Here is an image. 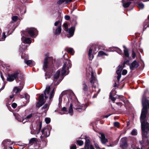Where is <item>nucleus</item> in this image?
<instances>
[{
  "label": "nucleus",
  "instance_id": "nucleus-1",
  "mask_svg": "<svg viewBox=\"0 0 149 149\" xmlns=\"http://www.w3.org/2000/svg\"><path fill=\"white\" fill-rule=\"evenodd\" d=\"M143 108L140 116L141 123V129L142 138H148L149 136V123L146 120L148 113V109L149 107V100H147L146 96L144 95L142 98Z\"/></svg>",
  "mask_w": 149,
  "mask_h": 149
},
{
  "label": "nucleus",
  "instance_id": "nucleus-2",
  "mask_svg": "<svg viewBox=\"0 0 149 149\" xmlns=\"http://www.w3.org/2000/svg\"><path fill=\"white\" fill-rule=\"evenodd\" d=\"M71 66V62L69 60H66L62 68V70H58L54 76L52 84L55 85H58L63 78L62 77L68 74L67 70Z\"/></svg>",
  "mask_w": 149,
  "mask_h": 149
},
{
  "label": "nucleus",
  "instance_id": "nucleus-3",
  "mask_svg": "<svg viewBox=\"0 0 149 149\" xmlns=\"http://www.w3.org/2000/svg\"><path fill=\"white\" fill-rule=\"evenodd\" d=\"M86 74L87 76H89V75H91V77L90 80V83H91L92 87L93 88L92 91H91V93H92L94 91L96 92L95 93L94 95L92 97L93 98L96 97L98 93L100 91V89L96 87V86L97 84V81L96 79L94 76V74L92 71V69L91 67H89L88 68L86 69Z\"/></svg>",
  "mask_w": 149,
  "mask_h": 149
},
{
  "label": "nucleus",
  "instance_id": "nucleus-4",
  "mask_svg": "<svg viewBox=\"0 0 149 149\" xmlns=\"http://www.w3.org/2000/svg\"><path fill=\"white\" fill-rule=\"evenodd\" d=\"M37 31L36 29L33 28H27L25 31L23 33V35L22 34V41L23 43L24 44H30L31 42V41L29 38L25 37L26 34L32 37H33Z\"/></svg>",
  "mask_w": 149,
  "mask_h": 149
},
{
  "label": "nucleus",
  "instance_id": "nucleus-5",
  "mask_svg": "<svg viewBox=\"0 0 149 149\" xmlns=\"http://www.w3.org/2000/svg\"><path fill=\"white\" fill-rule=\"evenodd\" d=\"M16 81L17 83H19L20 85V86L15 87L13 89V91L14 92L17 93L20 92L23 88L24 84V78L22 77L21 79V80L19 79V78H18V79L16 80Z\"/></svg>",
  "mask_w": 149,
  "mask_h": 149
},
{
  "label": "nucleus",
  "instance_id": "nucleus-6",
  "mask_svg": "<svg viewBox=\"0 0 149 149\" xmlns=\"http://www.w3.org/2000/svg\"><path fill=\"white\" fill-rule=\"evenodd\" d=\"M50 86H47L46 89L44 92L45 99L49 98L50 100L54 96V88L52 91L50 92Z\"/></svg>",
  "mask_w": 149,
  "mask_h": 149
},
{
  "label": "nucleus",
  "instance_id": "nucleus-7",
  "mask_svg": "<svg viewBox=\"0 0 149 149\" xmlns=\"http://www.w3.org/2000/svg\"><path fill=\"white\" fill-rule=\"evenodd\" d=\"M19 74V72H15L11 74H8V77L7 78V80L9 81H12L16 79V80L18 79V78H19V79L21 80V79L23 77L24 78V77L23 76L22 77L18 78L17 79H16V78L17 77Z\"/></svg>",
  "mask_w": 149,
  "mask_h": 149
},
{
  "label": "nucleus",
  "instance_id": "nucleus-8",
  "mask_svg": "<svg viewBox=\"0 0 149 149\" xmlns=\"http://www.w3.org/2000/svg\"><path fill=\"white\" fill-rule=\"evenodd\" d=\"M63 26L65 29V31L67 32L70 35V36H68V38L72 36L74 34L75 29V27L72 26L69 29L68 28V25L67 23H65L63 24Z\"/></svg>",
  "mask_w": 149,
  "mask_h": 149
},
{
  "label": "nucleus",
  "instance_id": "nucleus-9",
  "mask_svg": "<svg viewBox=\"0 0 149 149\" xmlns=\"http://www.w3.org/2000/svg\"><path fill=\"white\" fill-rule=\"evenodd\" d=\"M42 123L41 122L39 123L38 126L36 127V130L31 128V133L33 134H38L40 132V131L42 128Z\"/></svg>",
  "mask_w": 149,
  "mask_h": 149
},
{
  "label": "nucleus",
  "instance_id": "nucleus-10",
  "mask_svg": "<svg viewBox=\"0 0 149 149\" xmlns=\"http://www.w3.org/2000/svg\"><path fill=\"white\" fill-rule=\"evenodd\" d=\"M41 132L42 134L40 136V138L41 139L43 137H48L50 135V130L48 128H45L43 129Z\"/></svg>",
  "mask_w": 149,
  "mask_h": 149
},
{
  "label": "nucleus",
  "instance_id": "nucleus-11",
  "mask_svg": "<svg viewBox=\"0 0 149 149\" xmlns=\"http://www.w3.org/2000/svg\"><path fill=\"white\" fill-rule=\"evenodd\" d=\"M44 97V95L43 94H42L40 96L38 102L36 104L37 107L38 108L40 107L45 102Z\"/></svg>",
  "mask_w": 149,
  "mask_h": 149
},
{
  "label": "nucleus",
  "instance_id": "nucleus-12",
  "mask_svg": "<svg viewBox=\"0 0 149 149\" xmlns=\"http://www.w3.org/2000/svg\"><path fill=\"white\" fill-rule=\"evenodd\" d=\"M116 107L118 109L123 112L125 111L126 110V108L125 106L120 102H116Z\"/></svg>",
  "mask_w": 149,
  "mask_h": 149
},
{
  "label": "nucleus",
  "instance_id": "nucleus-13",
  "mask_svg": "<svg viewBox=\"0 0 149 149\" xmlns=\"http://www.w3.org/2000/svg\"><path fill=\"white\" fill-rule=\"evenodd\" d=\"M86 108V105H84L83 106H81L80 105L79 102H78V105H75L74 107V109H75L77 111H79V112H81L84 110Z\"/></svg>",
  "mask_w": 149,
  "mask_h": 149
},
{
  "label": "nucleus",
  "instance_id": "nucleus-14",
  "mask_svg": "<svg viewBox=\"0 0 149 149\" xmlns=\"http://www.w3.org/2000/svg\"><path fill=\"white\" fill-rule=\"evenodd\" d=\"M109 52L116 51L120 54H122V51L121 49L118 47H110L107 50Z\"/></svg>",
  "mask_w": 149,
  "mask_h": 149
},
{
  "label": "nucleus",
  "instance_id": "nucleus-15",
  "mask_svg": "<svg viewBox=\"0 0 149 149\" xmlns=\"http://www.w3.org/2000/svg\"><path fill=\"white\" fill-rule=\"evenodd\" d=\"M139 64L136 61H134L130 65V68L131 70H132L137 68Z\"/></svg>",
  "mask_w": 149,
  "mask_h": 149
},
{
  "label": "nucleus",
  "instance_id": "nucleus-16",
  "mask_svg": "<svg viewBox=\"0 0 149 149\" xmlns=\"http://www.w3.org/2000/svg\"><path fill=\"white\" fill-rule=\"evenodd\" d=\"M90 141L89 139L86 140L85 145V149H95L93 146L90 145Z\"/></svg>",
  "mask_w": 149,
  "mask_h": 149
},
{
  "label": "nucleus",
  "instance_id": "nucleus-17",
  "mask_svg": "<svg viewBox=\"0 0 149 149\" xmlns=\"http://www.w3.org/2000/svg\"><path fill=\"white\" fill-rule=\"evenodd\" d=\"M33 116L34 114L33 113H31L27 115L25 118H24V119H22V122L23 123H25L26 122L29 121L30 119L33 118Z\"/></svg>",
  "mask_w": 149,
  "mask_h": 149
},
{
  "label": "nucleus",
  "instance_id": "nucleus-18",
  "mask_svg": "<svg viewBox=\"0 0 149 149\" xmlns=\"http://www.w3.org/2000/svg\"><path fill=\"white\" fill-rule=\"evenodd\" d=\"M24 62L27 65L30 67H32L35 64V62L32 60H27L24 59Z\"/></svg>",
  "mask_w": 149,
  "mask_h": 149
},
{
  "label": "nucleus",
  "instance_id": "nucleus-19",
  "mask_svg": "<svg viewBox=\"0 0 149 149\" xmlns=\"http://www.w3.org/2000/svg\"><path fill=\"white\" fill-rule=\"evenodd\" d=\"M13 143V142L10 141V140L7 139L4 140L2 143V144L3 145L4 148L5 146H8L10 145H12Z\"/></svg>",
  "mask_w": 149,
  "mask_h": 149
},
{
  "label": "nucleus",
  "instance_id": "nucleus-20",
  "mask_svg": "<svg viewBox=\"0 0 149 149\" xmlns=\"http://www.w3.org/2000/svg\"><path fill=\"white\" fill-rule=\"evenodd\" d=\"M99 134L100 135V137L102 143L103 144L107 142V140L105 138L104 135L102 133H100Z\"/></svg>",
  "mask_w": 149,
  "mask_h": 149
},
{
  "label": "nucleus",
  "instance_id": "nucleus-21",
  "mask_svg": "<svg viewBox=\"0 0 149 149\" xmlns=\"http://www.w3.org/2000/svg\"><path fill=\"white\" fill-rule=\"evenodd\" d=\"M48 62V59L47 58H45L44 64L43 65V68L45 71H46L47 69L48 68H49L47 66V63Z\"/></svg>",
  "mask_w": 149,
  "mask_h": 149
},
{
  "label": "nucleus",
  "instance_id": "nucleus-22",
  "mask_svg": "<svg viewBox=\"0 0 149 149\" xmlns=\"http://www.w3.org/2000/svg\"><path fill=\"white\" fill-rule=\"evenodd\" d=\"M149 16H148V19L146 20L144 23V27L143 28V31L146 29V28L149 27Z\"/></svg>",
  "mask_w": 149,
  "mask_h": 149
},
{
  "label": "nucleus",
  "instance_id": "nucleus-23",
  "mask_svg": "<svg viewBox=\"0 0 149 149\" xmlns=\"http://www.w3.org/2000/svg\"><path fill=\"white\" fill-rule=\"evenodd\" d=\"M14 115L15 116V118L19 122H22L23 119L24 118H22L19 115L18 113H14Z\"/></svg>",
  "mask_w": 149,
  "mask_h": 149
},
{
  "label": "nucleus",
  "instance_id": "nucleus-24",
  "mask_svg": "<svg viewBox=\"0 0 149 149\" xmlns=\"http://www.w3.org/2000/svg\"><path fill=\"white\" fill-rule=\"evenodd\" d=\"M61 31V26H59L58 28L56 29V30L54 31V33L55 34H59Z\"/></svg>",
  "mask_w": 149,
  "mask_h": 149
},
{
  "label": "nucleus",
  "instance_id": "nucleus-25",
  "mask_svg": "<svg viewBox=\"0 0 149 149\" xmlns=\"http://www.w3.org/2000/svg\"><path fill=\"white\" fill-rule=\"evenodd\" d=\"M65 50L68 53H70L71 54L73 55L74 54V52L73 49L71 48H67L65 49Z\"/></svg>",
  "mask_w": 149,
  "mask_h": 149
},
{
  "label": "nucleus",
  "instance_id": "nucleus-26",
  "mask_svg": "<svg viewBox=\"0 0 149 149\" xmlns=\"http://www.w3.org/2000/svg\"><path fill=\"white\" fill-rule=\"evenodd\" d=\"M37 141V139L36 138H32L30 140L29 143L30 145H32L33 143H36Z\"/></svg>",
  "mask_w": 149,
  "mask_h": 149
},
{
  "label": "nucleus",
  "instance_id": "nucleus-27",
  "mask_svg": "<svg viewBox=\"0 0 149 149\" xmlns=\"http://www.w3.org/2000/svg\"><path fill=\"white\" fill-rule=\"evenodd\" d=\"M66 92L65 91H63L61 93V94L60 95L59 98V103H61L62 102V97L64 95V96H67V95H65V94L66 93Z\"/></svg>",
  "mask_w": 149,
  "mask_h": 149
},
{
  "label": "nucleus",
  "instance_id": "nucleus-28",
  "mask_svg": "<svg viewBox=\"0 0 149 149\" xmlns=\"http://www.w3.org/2000/svg\"><path fill=\"white\" fill-rule=\"evenodd\" d=\"M28 47V46H27V45L22 44V46H21L19 48V50L21 52H24Z\"/></svg>",
  "mask_w": 149,
  "mask_h": 149
},
{
  "label": "nucleus",
  "instance_id": "nucleus-29",
  "mask_svg": "<svg viewBox=\"0 0 149 149\" xmlns=\"http://www.w3.org/2000/svg\"><path fill=\"white\" fill-rule=\"evenodd\" d=\"M68 113L71 115H72L73 114V110L72 108V104H70L69 109Z\"/></svg>",
  "mask_w": 149,
  "mask_h": 149
},
{
  "label": "nucleus",
  "instance_id": "nucleus-30",
  "mask_svg": "<svg viewBox=\"0 0 149 149\" xmlns=\"http://www.w3.org/2000/svg\"><path fill=\"white\" fill-rule=\"evenodd\" d=\"M82 89L83 91H88V87L86 84L85 82H84L83 83Z\"/></svg>",
  "mask_w": 149,
  "mask_h": 149
},
{
  "label": "nucleus",
  "instance_id": "nucleus-31",
  "mask_svg": "<svg viewBox=\"0 0 149 149\" xmlns=\"http://www.w3.org/2000/svg\"><path fill=\"white\" fill-rule=\"evenodd\" d=\"M121 71L119 70H116V73L118 75L117 77V79L118 81H119L121 77Z\"/></svg>",
  "mask_w": 149,
  "mask_h": 149
},
{
  "label": "nucleus",
  "instance_id": "nucleus-32",
  "mask_svg": "<svg viewBox=\"0 0 149 149\" xmlns=\"http://www.w3.org/2000/svg\"><path fill=\"white\" fill-rule=\"evenodd\" d=\"M124 54L125 57H128L129 56V54L127 49L125 48L124 50Z\"/></svg>",
  "mask_w": 149,
  "mask_h": 149
},
{
  "label": "nucleus",
  "instance_id": "nucleus-33",
  "mask_svg": "<svg viewBox=\"0 0 149 149\" xmlns=\"http://www.w3.org/2000/svg\"><path fill=\"white\" fill-rule=\"evenodd\" d=\"M104 55L108 56V54L102 51H100L99 52L98 56H102Z\"/></svg>",
  "mask_w": 149,
  "mask_h": 149
},
{
  "label": "nucleus",
  "instance_id": "nucleus-34",
  "mask_svg": "<svg viewBox=\"0 0 149 149\" xmlns=\"http://www.w3.org/2000/svg\"><path fill=\"white\" fill-rule=\"evenodd\" d=\"M24 98L26 100V102L28 103L29 102V99L30 98L29 95L27 93H25L24 94Z\"/></svg>",
  "mask_w": 149,
  "mask_h": 149
},
{
  "label": "nucleus",
  "instance_id": "nucleus-35",
  "mask_svg": "<svg viewBox=\"0 0 149 149\" xmlns=\"http://www.w3.org/2000/svg\"><path fill=\"white\" fill-rule=\"evenodd\" d=\"M6 32H4L3 33V35L1 37H0V41H4L6 37V35H5Z\"/></svg>",
  "mask_w": 149,
  "mask_h": 149
},
{
  "label": "nucleus",
  "instance_id": "nucleus-36",
  "mask_svg": "<svg viewBox=\"0 0 149 149\" xmlns=\"http://www.w3.org/2000/svg\"><path fill=\"white\" fill-rule=\"evenodd\" d=\"M14 25V24L13 23H10L9 24H8L7 26V28L9 30H8V31H9L11 29V28Z\"/></svg>",
  "mask_w": 149,
  "mask_h": 149
},
{
  "label": "nucleus",
  "instance_id": "nucleus-37",
  "mask_svg": "<svg viewBox=\"0 0 149 149\" xmlns=\"http://www.w3.org/2000/svg\"><path fill=\"white\" fill-rule=\"evenodd\" d=\"M123 6L125 8H127L128 7L129 5L131 3V2H128L126 3H124L123 2Z\"/></svg>",
  "mask_w": 149,
  "mask_h": 149
},
{
  "label": "nucleus",
  "instance_id": "nucleus-38",
  "mask_svg": "<svg viewBox=\"0 0 149 149\" xmlns=\"http://www.w3.org/2000/svg\"><path fill=\"white\" fill-rule=\"evenodd\" d=\"M61 111L65 112V113H62L61 112V114H67L68 113V111L67 109V108L65 107H63V108H62L61 109Z\"/></svg>",
  "mask_w": 149,
  "mask_h": 149
},
{
  "label": "nucleus",
  "instance_id": "nucleus-39",
  "mask_svg": "<svg viewBox=\"0 0 149 149\" xmlns=\"http://www.w3.org/2000/svg\"><path fill=\"white\" fill-rule=\"evenodd\" d=\"M138 7L140 9H143L144 7V6L143 3H139L138 4Z\"/></svg>",
  "mask_w": 149,
  "mask_h": 149
},
{
  "label": "nucleus",
  "instance_id": "nucleus-40",
  "mask_svg": "<svg viewBox=\"0 0 149 149\" xmlns=\"http://www.w3.org/2000/svg\"><path fill=\"white\" fill-rule=\"evenodd\" d=\"M54 26H61V22L60 20L56 21L54 23Z\"/></svg>",
  "mask_w": 149,
  "mask_h": 149
},
{
  "label": "nucleus",
  "instance_id": "nucleus-41",
  "mask_svg": "<svg viewBox=\"0 0 149 149\" xmlns=\"http://www.w3.org/2000/svg\"><path fill=\"white\" fill-rule=\"evenodd\" d=\"M131 134L132 135H136L137 134L136 130L135 129H133L132 131Z\"/></svg>",
  "mask_w": 149,
  "mask_h": 149
},
{
  "label": "nucleus",
  "instance_id": "nucleus-42",
  "mask_svg": "<svg viewBox=\"0 0 149 149\" xmlns=\"http://www.w3.org/2000/svg\"><path fill=\"white\" fill-rule=\"evenodd\" d=\"M45 121L47 124H48L50 122V119L49 118H46L45 119Z\"/></svg>",
  "mask_w": 149,
  "mask_h": 149
},
{
  "label": "nucleus",
  "instance_id": "nucleus-43",
  "mask_svg": "<svg viewBox=\"0 0 149 149\" xmlns=\"http://www.w3.org/2000/svg\"><path fill=\"white\" fill-rule=\"evenodd\" d=\"M49 105L48 104H45V105L42 107V109H47V108L49 107Z\"/></svg>",
  "mask_w": 149,
  "mask_h": 149
},
{
  "label": "nucleus",
  "instance_id": "nucleus-44",
  "mask_svg": "<svg viewBox=\"0 0 149 149\" xmlns=\"http://www.w3.org/2000/svg\"><path fill=\"white\" fill-rule=\"evenodd\" d=\"M110 98L111 100L113 102H114L116 100V98L113 97L112 96L111 93H110Z\"/></svg>",
  "mask_w": 149,
  "mask_h": 149
},
{
  "label": "nucleus",
  "instance_id": "nucleus-45",
  "mask_svg": "<svg viewBox=\"0 0 149 149\" xmlns=\"http://www.w3.org/2000/svg\"><path fill=\"white\" fill-rule=\"evenodd\" d=\"M77 143L79 146H81L83 144V142L81 140L77 141Z\"/></svg>",
  "mask_w": 149,
  "mask_h": 149
},
{
  "label": "nucleus",
  "instance_id": "nucleus-46",
  "mask_svg": "<svg viewBox=\"0 0 149 149\" xmlns=\"http://www.w3.org/2000/svg\"><path fill=\"white\" fill-rule=\"evenodd\" d=\"M123 68L122 67V65H120L117 67V70H120V71H122Z\"/></svg>",
  "mask_w": 149,
  "mask_h": 149
},
{
  "label": "nucleus",
  "instance_id": "nucleus-47",
  "mask_svg": "<svg viewBox=\"0 0 149 149\" xmlns=\"http://www.w3.org/2000/svg\"><path fill=\"white\" fill-rule=\"evenodd\" d=\"M113 125L114 126L118 127L119 126V123L118 122H116L114 123Z\"/></svg>",
  "mask_w": 149,
  "mask_h": 149
},
{
  "label": "nucleus",
  "instance_id": "nucleus-48",
  "mask_svg": "<svg viewBox=\"0 0 149 149\" xmlns=\"http://www.w3.org/2000/svg\"><path fill=\"white\" fill-rule=\"evenodd\" d=\"M65 0H59L57 2V3L58 4H61L63 3Z\"/></svg>",
  "mask_w": 149,
  "mask_h": 149
},
{
  "label": "nucleus",
  "instance_id": "nucleus-49",
  "mask_svg": "<svg viewBox=\"0 0 149 149\" xmlns=\"http://www.w3.org/2000/svg\"><path fill=\"white\" fill-rule=\"evenodd\" d=\"M89 56V58L90 60H91L93 58L94 56L92 54H88Z\"/></svg>",
  "mask_w": 149,
  "mask_h": 149
},
{
  "label": "nucleus",
  "instance_id": "nucleus-50",
  "mask_svg": "<svg viewBox=\"0 0 149 149\" xmlns=\"http://www.w3.org/2000/svg\"><path fill=\"white\" fill-rule=\"evenodd\" d=\"M127 73V71L125 70H123L122 71V74L123 75H126Z\"/></svg>",
  "mask_w": 149,
  "mask_h": 149
},
{
  "label": "nucleus",
  "instance_id": "nucleus-51",
  "mask_svg": "<svg viewBox=\"0 0 149 149\" xmlns=\"http://www.w3.org/2000/svg\"><path fill=\"white\" fill-rule=\"evenodd\" d=\"M12 19L13 21H16L17 19V16H13L12 17Z\"/></svg>",
  "mask_w": 149,
  "mask_h": 149
},
{
  "label": "nucleus",
  "instance_id": "nucleus-52",
  "mask_svg": "<svg viewBox=\"0 0 149 149\" xmlns=\"http://www.w3.org/2000/svg\"><path fill=\"white\" fill-rule=\"evenodd\" d=\"M147 146L146 147V149H149V142L148 141H147L146 142ZM137 149H140L139 148H138Z\"/></svg>",
  "mask_w": 149,
  "mask_h": 149
},
{
  "label": "nucleus",
  "instance_id": "nucleus-53",
  "mask_svg": "<svg viewBox=\"0 0 149 149\" xmlns=\"http://www.w3.org/2000/svg\"><path fill=\"white\" fill-rule=\"evenodd\" d=\"M17 106V104L15 103H13L12 104V107L13 108H15Z\"/></svg>",
  "mask_w": 149,
  "mask_h": 149
},
{
  "label": "nucleus",
  "instance_id": "nucleus-54",
  "mask_svg": "<svg viewBox=\"0 0 149 149\" xmlns=\"http://www.w3.org/2000/svg\"><path fill=\"white\" fill-rule=\"evenodd\" d=\"M65 19L67 20H69L70 18V17L67 15H66L65 16Z\"/></svg>",
  "mask_w": 149,
  "mask_h": 149
},
{
  "label": "nucleus",
  "instance_id": "nucleus-55",
  "mask_svg": "<svg viewBox=\"0 0 149 149\" xmlns=\"http://www.w3.org/2000/svg\"><path fill=\"white\" fill-rule=\"evenodd\" d=\"M76 146L75 145H73L71 146L70 147V149H76Z\"/></svg>",
  "mask_w": 149,
  "mask_h": 149
},
{
  "label": "nucleus",
  "instance_id": "nucleus-56",
  "mask_svg": "<svg viewBox=\"0 0 149 149\" xmlns=\"http://www.w3.org/2000/svg\"><path fill=\"white\" fill-rule=\"evenodd\" d=\"M135 53L134 51H132V57L133 58H134L135 56Z\"/></svg>",
  "mask_w": 149,
  "mask_h": 149
},
{
  "label": "nucleus",
  "instance_id": "nucleus-57",
  "mask_svg": "<svg viewBox=\"0 0 149 149\" xmlns=\"http://www.w3.org/2000/svg\"><path fill=\"white\" fill-rule=\"evenodd\" d=\"M92 49H90L89 51L88 54H92Z\"/></svg>",
  "mask_w": 149,
  "mask_h": 149
},
{
  "label": "nucleus",
  "instance_id": "nucleus-58",
  "mask_svg": "<svg viewBox=\"0 0 149 149\" xmlns=\"http://www.w3.org/2000/svg\"><path fill=\"white\" fill-rule=\"evenodd\" d=\"M72 0H65V3L66 4L68 3L69 2H71Z\"/></svg>",
  "mask_w": 149,
  "mask_h": 149
},
{
  "label": "nucleus",
  "instance_id": "nucleus-59",
  "mask_svg": "<svg viewBox=\"0 0 149 149\" xmlns=\"http://www.w3.org/2000/svg\"><path fill=\"white\" fill-rule=\"evenodd\" d=\"M95 146L96 147V148L97 149H100V148L99 147L98 145L97 144V143L95 144Z\"/></svg>",
  "mask_w": 149,
  "mask_h": 149
},
{
  "label": "nucleus",
  "instance_id": "nucleus-60",
  "mask_svg": "<svg viewBox=\"0 0 149 149\" xmlns=\"http://www.w3.org/2000/svg\"><path fill=\"white\" fill-rule=\"evenodd\" d=\"M120 98H122V99L123 100H124L125 99V97H123V96H118V98H120Z\"/></svg>",
  "mask_w": 149,
  "mask_h": 149
},
{
  "label": "nucleus",
  "instance_id": "nucleus-61",
  "mask_svg": "<svg viewBox=\"0 0 149 149\" xmlns=\"http://www.w3.org/2000/svg\"><path fill=\"white\" fill-rule=\"evenodd\" d=\"M125 140H126V138L124 137V138H122L121 139V141H125Z\"/></svg>",
  "mask_w": 149,
  "mask_h": 149
},
{
  "label": "nucleus",
  "instance_id": "nucleus-62",
  "mask_svg": "<svg viewBox=\"0 0 149 149\" xmlns=\"http://www.w3.org/2000/svg\"><path fill=\"white\" fill-rule=\"evenodd\" d=\"M14 96V95H10V97L11 99H12L13 98Z\"/></svg>",
  "mask_w": 149,
  "mask_h": 149
},
{
  "label": "nucleus",
  "instance_id": "nucleus-63",
  "mask_svg": "<svg viewBox=\"0 0 149 149\" xmlns=\"http://www.w3.org/2000/svg\"><path fill=\"white\" fill-rule=\"evenodd\" d=\"M110 115H111V114H109V115H105V116H104V118H108L109 116Z\"/></svg>",
  "mask_w": 149,
  "mask_h": 149
},
{
  "label": "nucleus",
  "instance_id": "nucleus-64",
  "mask_svg": "<svg viewBox=\"0 0 149 149\" xmlns=\"http://www.w3.org/2000/svg\"><path fill=\"white\" fill-rule=\"evenodd\" d=\"M22 58H25V57H24L23 53H22L21 54Z\"/></svg>",
  "mask_w": 149,
  "mask_h": 149
}]
</instances>
